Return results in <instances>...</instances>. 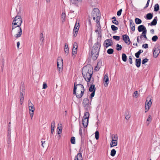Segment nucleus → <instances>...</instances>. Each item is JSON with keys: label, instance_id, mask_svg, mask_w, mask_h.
Wrapping results in <instances>:
<instances>
[{"label": "nucleus", "instance_id": "nucleus-9", "mask_svg": "<svg viewBox=\"0 0 160 160\" xmlns=\"http://www.w3.org/2000/svg\"><path fill=\"white\" fill-rule=\"evenodd\" d=\"M78 47L77 43L76 42H74L73 45V48L72 51V56L74 55V57L77 54Z\"/></svg>", "mask_w": 160, "mask_h": 160}, {"label": "nucleus", "instance_id": "nucleus-38", "mask_svg": "<svg viewBox=\"0 0 160 160\" xmlns=\"http://www.w3.org/2000/svg\"><path fill=\"white\" fill-rule=\"evenodd\" d=\"M29 109L30 111H31L32 112H33L35 110L34 106L33 105L29 106Z\"/></svg>", "mask_w": 160, "mask_h": 160}, {"label": "nucleus", "instance_id": "nucleus-29", "mask_svg": "<svg viewBox=\"0 0 160 160\" xmlns=\"http://www.w3.org/2000/svg\"><path fill=\"white\" fill-rule=\"evenodd\" d=\"M122 61L124 62L127 61V56L125 54L123 53L122 54Z\"/></svg>", "mask_w": 160, "mask_h": 160}, {"label": "nucleus", "instance_id": "nucleus-21", "mask_svg": "<svg viewBox=\"0 0 160 160\" xmlns=\"http://www.w3.org/2000/svg\"><path fill=\"white\" fill-rule=\"evenodd\" d=\"M55 122L53 121H52L51 123V132L52 133H53L54 131V127L55 126Z\"/></svg>", "mask_w": 160, "mask_h": 160}, {"label": "nucleus", "instance_id": "nucleus-46", "mask_svg": "<svg viewBox=\"0 0 160 160\" xmlns=\"http://www.w3.org/2000/svg\"><path fill=\"white\" fill-rule=\"evenodd\" d=\"M95 92H92V93L90 94V99H91V101L92 99V98L94 97Z\"/></svg>", "mask_w": 160, "mask_h": 160}, {"label": "nucleus", "instance_id": "nucleus-50", "mask_svg": "<svg viewBox=\"0 0 160 160\" xmlns=\"http://www.w3.org/2000/svg\"><path fill=\"white\" fill-rule=\"evenodd\" d=\"M66 54L67 53V54H68V52H69V48L68 46L66 48H65V50H64Z\"/></svg>", "mask_w": 160, "mask_h": 160}, {"label": "nucleus", "instance_id": "nucleus-23", "mask_svg": "<svg viewBox=\"0 0 160 160\" xmlns=\"http://www.w3.org/2000/svg\"><path fill=\"white\" fill-rule=\"evenodd\" d=\"M153 16V13H149L147 14L146 18L147 20H150L152 18Z\"/></svg>", "mask_w": 160, "mask_h": 160}, {"label": "nucleus", "instance_id": "nucleus-20", "mask_svg": "<svg viewBox=\"0 0 160 160\" xmlns=\"http://www.w3.org/2000/svg\"><path fill=\"white\" fill-rule=\"evenodd\" d=\"M89 90L90 92H95L96 88L95 87V85L92 84L89 88Z\"/></svg>", "mask_w": 160, "mask_h": 160}, {"label": "nucleus", "instance_id": "nucleus-45", "mask_svg": "<svg viewBox=\"0 0 160 160\" xmlns=\"http://www.w3.org/2000/svg\"><path fill=\"white\" fill-rule=\"evenodd\" d=\"M138 95V92L137 91H135L133 93V97L137 98Z\"/></svg>", "mask_w": 160, "mask_h": 160}, {"label": "nucleus", "instance_id": "nucleus-4", "mask_svg": "<svg viewBox=\"0 0 160 160\" xmlns=\"http://www.w3.org/2000/svg\"><path fill=\"white\" fill-rule=\"evenodd\" d=\"M22 22V19L21 16H16L14 18L12 24V31L14 30L16 28H21L20 26H21Z\"/></svg>", "mask_w": 160, "mask_h": 160}, {"label": "nucleus", "instance_id": "nucleus-52", "mask_svg": "<svg viewBox=\"0 0 160 160\" xmlns=\"http://www.w3.org/2000/svg\"><path fill=\"white\" fill-rule=\"evenodd\" d=\"M129 61L130 64H132V57L131 56H130L129 57Z\"/></svg>", "mask_w": 160, "mask_h": 160}, {"label": "nucleus", "instance_id": "nucleus-64", "mask_svg": "<svg viewBox=\"0 0 160 160\" xmlns=\"http://www.w3.org/2000/svg\"><path fill=\"white\" fill-rule=\"evenodd\" d=\"M100 68H98V67H97V66H96L95 68V70L96 71H98Z\"/></svg>", "mask_w": 160, "mask_h": 160}, {"label": "nucleus", "instance_id": "nucleus-2", "mask_svg": "<svg viewBox=\"0 0 160 160\" xmlns=\"http://www.w3.org/2000/svg\"><path fill=\"white\" fill-rule=\"evenodd\" d=\"M84 91V88L82 84H77L76 82H74L73 93L76 95L77 98L79 99L81 98L83 95Z\"/></svg>", "mask_w": 160, "mask_h": 160}, {"label": "nucleus", "instance_id": "nucleus-36", "mask_svg": "<svg viewBox=\"0 0 160 160\" xmlns=\"http://www.w3.org/2000/svg\"><path fill=\"white\" fill-rule=\"evenodd\" d=\"M71 142L72 144H74L75 143V139L74 137H72L71 139Z\"/></svg>", "mask_w": 160, "mask_h": 160}, {"label": "nucleus", "instance_id": "nucleus-22", "mask_svg": "<svg viewBox=\"0 0 160 160\" xmlns=\"http://www.w3.org/2000/svg\"><path fill=\"white\" fill-rule=\"evenodd\" d=\"M24 94H22V93H21V94H20V104L21 105H22L23 101L24 100Z\"/></svg>", "mask_w": 160, "mask_h": 160}, {"label": "nucleus", "instance_id": "nucleus-62", "mask_svg": "<svg viewBox=\"0 0 160 160\" xmlns=\"http://www.w3.org/2000/svg\"><path fill=\"white\" fill-rule=\"evenodd\" d=\"M133 23H134L132 22V20H131L130 21V27L132 26L133 25Z\"/></svg>", "mask_w": 160, "mask_h": 160}, {"label": "nucleus", "instance_id": "nucleus-33", "mask_svg": "<svg viewBox=\"0 0 160 160\" xmlns=\"http://www.w3.org/2000/svg\"><path fill=\"white\" fill-rule=\"evenodd\" d=\"M114 52L113 49L112 48H109L107 51V53L109 54H112Z\"/></svg>", "mask_w": 160, "mask_h": 160}, {"label": "nucleus", "instance_id": "nucleus-56", "mask_svg": "<svg viewBox=\"0 0 160 160\" xmlns=\"http://www.w3.org/2000/svg\"><path fill=\"white\" fill-rule=\"evenodd\" d=\"M47 88V85L46 83H44L43 84V88L46 89Z\"/></svg>", "mask_w": 160, "mask_h": 160}, {"label": "nucleus", "instance_id": "nucleus-49", "mask_svg": "<svg viewBox=\"0 0 160 160\" xmlns=\"http://www.w3.org/2000/svg\"><path fill=\"white\" fill-rule=\"evenodd\" d=\"M11 132L9 130L8 131L7 138H8V139H10L11 138Z\"/></svg>", "mask_w": 160, "mask_h": 160}, {"label": "nucleus", "instance_id": "nucleus-15", "mask_svg": "<svg viewBox=\"0 0 160 160\" xmlns=\"http://www.w3.org/2000/svg\"><path fill=\"white\" fill-rule=\"evenodd\" d=\"M157 20L158 18L157 17H155L152 21L151 22V23H148V25L151 26L156 25L157 23Z\"/></svg>", "mask_w": 160, "mask_h": 160}, {"label": "nucleus", "instance_id": "nucleus-32", "mask_svg": "<svg viewBox=\"0 0 160 160\" xmlns=\"http://www.w3.org/2000/svg\"><path fill=\"white\" fill-rule=\"evenodd\" d=\"M116 151L114 149H113L111 150L110 153V155L114 157L116 154Z\"/></svg>", "mask_w": 160, "mask_h": 160}, {"label": "nucleus", "instance_id": "nucleus-6", "mask_svg": "<svg viewBox=\"0 0 160 160\" xmlns=\"http://www.w3.org/2000/svg\"><path fill=\"white\" fill-rule=\"evenodd\" d=\"M153 51V57L154 58H157L160 52V46L158 44L155 46Z\"/></svg>", "mask_w": 160, "mask_h": 160}, {"label": "nucleus", "instance_id": "nucleus-44", "mask_svg": "<svg viewBox=\"0 0 160 160\" xmlns=\"http://www.w3.org/2000/svg\"><path fill=\"white\" fill-rule=\"evenodd\" d=\"M122 9H120L119 11H118L117 12V15L119 16H120L122 13Z\"/></svg>", "mask_w": 160, "mask_h": 160}, {"label": "nucleus", "instance_id": "nucleus-28", "mask_svg": "<svg viewBox=\"0 0 160 160\" xmlns=\"http://www.w3.org/2000/svg\"><path fill=\"white\" fill-rule=\"evenodd\" d=\"M159 9V7L158 4H156L154 6V11L155 12L158 11Z\"/></svg>", "mask_w": 160, "mask_h": 160}, {"label": "nucleus", "instance_id": "nucleus-11", "mask_svg": "<svg viewBox=\"0 0 160 160\" xmlns=\"http://www.w3.org/2000/svg\"><path fill=\"white\" fill-rule=\"evenodd\" d=\"M15 30L18 32V33L15 35L16 38H18L20 37L22 34V31L21 28H15Z\"/></svg>", "mask_w": 160, "mask_h": 160}, {"label": "nucleus", "instance_id": "nucleus-19", "mask_svg": "<svg viewBox=\"0 0 160 160\" xmlns=\"http://www.w3.org/2000/svg\"><path fill=\"white\" fill-rule=\"evenodd\" d=\"M145 28L146 27L142 25H140L138 26V30L139 32H142Z\"/></svg>", "mask_w": 160, "mask_h": 160}, {"label": "nucleus", "instance_id": "nucleus-7", "mask_svg": "<svg viewBox=\"0 0 160 160\" xmlns=\"http://www.w3.org/2000/svg\"><path fill=\"white\" fill-rule=\"evenodd\" d=\"M148 98H147L145 102V112H147L148 111L152 104V101H151L152 99L150 98L149 101H148Z\"/></svg>", "mask_w": 160, "mask_h": 160}, {"label": "nucleus", "instance_id": "nucleus-39", "mask_svg": "<svg viewBox=\"0 0 160 160\" xmlns=\"http://www.w3.org/2000/svg\"><path fill=\"white\" fill-rule=\"evenodd\" d=\"M40 41H42V42H43L44 41V38L43 37V35L42 33H41L40 34Z\"/></svg>", "mask_w": 160, "mask_h": 160}, {"label": "nucleus", "instance_id": "nucleus-41", "mask_svg": "<svg viewBox=\"0 0 160 160\" xmlns=\"http://www.w3.org/2000/svg\"><path fill=\"white\" fill-rule=\"evenodd\" d=\"M112 38L113 39H115L117 41H119L120 38V36H113L112 37Z\"/></svg>", "mask_w": 160, "mask_h": 160}, {"label": "nucleus", "instance_id": "nucleus-60", "mask_svg": "<svg viewBox=\"0 0 160 160\" xmlns=\"http://www.w3.org/2000/svg\"><path fill=\"white\" fill-rule=\"evenodd\" d=\"M29 113H30V115L31 118L32 119V118L33 115V114H34L33 112H30Z\"/></svg>", "mask_w": 160, "mask_h": 160}, {"label": "nucleus", "instance_id": "nucleus-37", "mask_svg": "<svg viewBox=\"0 0 160 160\" xmlns=\"http://www.w3.org/2000/svg\"><path fill=\"white\" fill-rule=\"evenodd\" d=\"M122 49V46L118 44H117L116 45V50L117 51H120Z\"/></svg>", "mask_w": 160, "mask_h": 160}, {"label": "nucleus", "instance_id": "nucleus-27", "mask_svg": "<svg viewBox=\"0 0 160 160\" xmlns=\"http://www.w3.org/2000/svg\"><path fill=\"white\" fill-rule=\"evenodd\" d=\"M152 121V118L151 115H149L147 119V125H148Z\"/></svg>", "mask_w": 160, "mask_h": 160}, {"label": "nucleus", "instance_id": "nucleus-48", "mask_svg": "<svg viewBox=\"0 0 160 160\" xmlns=\"http://www.w3.org/2000/svg\"><path fill=\"white\" fill-rule=\"evenodd\" d=\"M79 134L80 135L82 139V129L81 127L80 128L79 130Z\"/></svg>", "mask_w": 160, "mask_h": 160}, {"label": "nucleus", "instance_id": "nucleus-31", "mask_svg": "<svg viewBox=\"0 0 160 160\" xmlns=\"http://www.w3.org/2000/svg\"><path fill=\"white\" fill-rule=\"evenodd\" d=\"M25 92V88H24V85L22 86V87L21 88L20 90V94H21V93H22V94H24V95Z\"/></svg>", "mask_w": 160, "mask_h": 160}, {"label": "nucleus", "instance_id": "nucleus-12", "mask_svg": "<svg viewBox=\"0 0 160 160\" xmlns=\"http://www.w3.org/2000/svg\"><path fill=\"white\" fill-rule=\"evenodd\" d=\"M118 144V137H116V139H112L110 143V147L112 148L116 146Z\"/></svg>", "mask_w": 160, "mask_h": 160}, {"label": "nucleus", "instance_id": "nucleus-1", "mask_svg": "<svg viewBox=\"0 0 160 160\" xmlns=\"http://www.w3.org/2000/svg\"><path fill=\"white\" fill-rule=\"evenodd\" d=\"M100 47L101 44L98 42L95 43L89 53V58H92L93 60H96L98 56Z\"/></svg>", "mask_w": 160, "mask_h": 160}, {"label": "nucleus", "instance_id": "nucleus-17", "mask_svg": "<svg viewBox=\"0 0 160 160\" xmlns=\"http://www.w3.org/2000/svg\"><path fill=\"white\" fill-rule=\"evenodd\" d=\"M141 59L140 58L135 59V65L138 68H139L141 65Z\"/></svg>", "mask_w": 160, "mask_h": 160}, {"label": "nucleus", "instance_id": "nucleus-43", "mask_svg": "<svg viewBox=\"0 0 160 160\" xmlns=\"http://www.w3.org/2000/svg\"><path fill=\"white\" fill-rule=\"evenodd\" d=\"M102 63V61L100 60L97 63V66L98 67V68H100Z\"/></svg>", "mask_w": 160, "mask_h": 160}, {"label": "nucleus", "instance_id": "nucleus-51", "mask_svg": "<svg viewBox=\"0 0 160 160\" xmlns=\"http://www.w3.org/2000/svg\"><path fill=\"white\" fill-rule=\"evenodd\" d=\"M142 47L144 48H148V44L147 43L143 44Z\"/></svg>", "mask_w": 160, "mask_h": 160}, {"label": "nucleus", "instance_id": "nucleus-34", "mask_svg": "<svg viewBox=\"0 0 160 160\" xmlns=\"http://www.w3.org/2000/svg\"><path fill=\"white\" fill-rule=\"evenodd\" d=\"M95 138L97 140L99 138V132L98 131H96L95 132Z\"/></svg>", "mask_w": 160, "mask_h": 160}, {"label": "nucleus", "instance_id": "nucleus-25", "mask_svg": "<svg viewBox=\"0 0 160 160\" xmlns=\"http://www.w3.org/2000/svg\"><path fill=\"white\" fill-rule=\"evenodd\" d=\"M79 28V23H78V25H77V23H76L75 26L73 29V31L77 32V31H78Z\"/></svg>", "mask_w": 160, "mask_h": 160}, {"label": "nucleus", "instance_id": "nucleus-35", "mask_svg": "<svg viewBox=\"0 0 160 160\" xmlns=\"http://www.w3.org/2000/svg\"><path fill=\"white\" fill-rule=\"evenodd\" d=\"M112 30L113 31H115L118 29V28L113 25H112L111 26Z\"/></svg>", "mask_w": 160, "mask_h": 160}, {"label": "nucleus", "instance_id": "nucleus-13", "mask_svg": "<svg viewBox=\"0 0 160 160\" xmlns=\"http://www.w3.org/2000/svg\"><path fill=\"white\" fill-rule=\"evenodd\" d=\"M103 80L105 82V83L104 84V86L105 87L107 86L109 83L108 77V74L106 73L104 76Z\"/></svg>", "mask_w": 160, "mask_h": 160}, {"label": "nucleus", "instance_id": "nucleus-40", "mask_svg": "<svg viewBox=\"0 0 160 160\" xmlns=\"http://www.w3.org/2000/svg\"><path fill=\"white\" fill-rule=\"evenodd\" d=\"M158 38V37L157 35H155L152 38V40L153 42H156Z\"/></svg>", "mask_w": 160, "mask_h": 160}, {"label": "nucleus", "instance_id": "nucleus-54", "mask_svg": "<svg viewBox=\"0 0 160 160\" xmlns=\"http://www.w3.org/2000/svg\"><path fill=\"white\" fill-rule=\"evenodd\" d=\"M140 54L139 53H138V52H137L135 53V55L137 58H138L139 57Z\"/></svg>", "mask_w": 160, "mask_h": 160}, {"label": "nucleus", "instance_id": "nucleus-30", "mask_svg": "<svg viewBox=\"0 0 160 160\" xmlns=\"http://www.w3.org/2000/svg\"><path fill=\"white\" fill-rule=\"evenodd\" d=\"M135 23L137 24H141L142 22V20L139 18H136L135 19Z\"/></svg>", "mask_w": 160, "mask_h": 160}, {"label": "nucleus", "instance_id": "nucleus-8", "mask_svg": "<svg viewBox=\"0 0 160 160\" xmlns=\"http://www.w3.org/2000/svg\"><path fill=\"white\" fill-rule=\"evenodd\" d=\"M60 63V64H61L62 67L63 66V60L62 58H61L60 57L59 58H58L57 59V67H58V70L59 71V72H60V71H62V68H61V65H59V63Z\"/></svg>", "mask_w": 160, "mask_h": 160}, {"label": "nucleus", "instance_id": "nucleus-47", "mask_svg": "<svg viewBox=\"0 0 160 160\" xmlns=\"http://www.w3.org/2000/svg\"><path fill=\"white\" fill-rule=\"evenodd\" d=\"M107 40H108V41H109V45L110 46H112V44H113V42H112V39H107Z\"/></svg>", "mask_w": 160, "mask_h": 160}, {"label": "nucleus", "instance_id": "nucleus-14", "mask_svg": "<svg viewBox=\"0 0 160 160\" xmlns=\"http://www.w3.org/2000/svg\"><path fill=\"white\" fill-rule=\"evenodd\" d=\"M84 118L85 119L82 118V125L84 128H86L87 127L88 123V119H86V118Z\"/></svg>", "mask_w": 160, "mask_h": 160}, {"label": "nucleus", "instance_id": "nucleus-58", "mask_svg": "<svg viewBox=\"0 0 160 160\" xmlns=\"http://www.w3.org/2000/svg\"><path fill=\"white\" fill-rule=\"evenodd\" d=\"M62 127L61 126V127L59 129V131H57V133L58 134H59L60 133H61L62 132Z\"/></svg>", "mask_w": 160, "mask_h": 160}, {"label": "nucleus", "instance_id": "nucleus-3", "mask_svg": "<svg viewBox=\"0 0 160 160\" xmlns=\"http://www.w3.org/2000/svg\"><path fill=\"white\" fill-rule=\"evenodd\" d=\"M83 76L88 83L90 82L93 72L92 68H83L82 70Z\"/></svg>", "mask_w": 160, "mask_h": 160}, {"label": "nucleus", "instance_id": "nucleus-61", "mask_svg": "<svg viewBox=\"0 0 160 160\" xmlns=\"http://www.w3.org/2000/svg\"><path fill=\"white\" fill-rule=\"evenodd\" d=\"M78 31H77V32H74V33H73V36L74 37H75L76 36L77 34L78 33Z\"/></svg>", "mask_w": 160, "mask_h": 160}, {"label": "nucleus", "instance_id": "nucleus-26", "mask_svg": "<svg viewBox=\"0 0 160 160\" xmlns=\"http://www.w3.org/2000/svg\"><path fill=\"white\" fill-rule=\"evenodd\" d=\"M89 114L88 112H84V115L82 118H86V119H89Z\"/></svg>", "mask_w": 160, "mask_h": 160}, {"label": "nucleus", "instance_id": "nucleus-10", "mask_svg": "<svg viewBox=\"0 0 160 160\" xmlns=\"http://www.w3.org/2000/svg\"><path fill=\"white\" fill-rule=\"evenodd\" d=\"M122 39L125 43L128 45L130 44L131 41L129 36L127 34H124L122 36Z\"/></svg>", "mask_w": 160, "mask_h": 160}, {"label": "nucleus", "instance_id": "nucleus-18", "mask_svg": "<svg viewBox=\"0 0 160 160\" xmlns=\"http://www.w3.org/2000/svg\"><path fill=\"white\" fill-rule=\"evenodd\" d=\"M125 117L126 120H128L130 118L131 116L129 114V111L127 110L125 112Z\"/></svg>", "mask_w": 160, "mask_h": 160}, {"label": "nucleus", "instance_id": "nucleus-57", "mask_svg": "<svg viewBox=\"0 0 160 160\" xmlns=\"http://www.w3.org/2000/svg\"><path fill=\"white\" fill-rule=\"evenodd\" d=\"M147 30H146V28L143 31H142V34H143V35H146V33H147Z\"/></svg>", "mask_w": 160, "mask_h": 160}, {"label": "nucleus", "instance_id": "nucleus-16", "mask_svg": "<svg viewBox=\"0 0 160 160\" xmlns=\"http://www.w3.org/2000/svg\"><path fill=\"white\" fill-rule=\"evenodd\" d=\"M74 160H83L82 155L81 153H78L75 157Z\"/></svg>", "mask_w": 160, "mask_h": 160}, {"label": "nucleus", "instance_id": "nucleus-5", "mask_svg": "<svg viewBox=\"0 0 160 160\" xmlns=\"http://www.w3.org/2000/svg\"><path fill=\"white\" fill-rule=\"evenodd\" d=\"M91 101L89 102V99L87 98H85L83 100L82 102V106L84 109L86 111H88L90 109V105L91 104Z\"/></svg>", "mask_w": 160, "mask_h": 160}, {"label": "nucleus", "instance_id": "nucleus-63", "mask_svg": "<svg viewBox=\"0 0 160 160\" xmlns=\"http://www.w3.org/2000/svg\"><path fill=\"white\" fill-rule=\"evenodd\" d=\"M62 18H65L66 17V14L64 13H62Z\"/></svg>", "mask_w": 160, "mask_h": 160}, {"label": "nucleus", "instance_id": "nucleus-55", "mask_svg": "<svg viewBox=\"0 0 160 160\" xmlns=\"http://www.w3.org/2000/svg\"><path fill=\"white\" fill-rule=\"evenodd\" d=\"M74 3L76 4V2H81L82 0H73Z\"/></svg>", "mask_w": 160, "mask_h": 160}, {"label": "nucleus", "instance_id": "nucleus-59", "mask_svg": "<svg viewBox=\"0 0 160 160\" xmlns=\"http://www.w3.org/2000/svg\"><path fill=\"white\" fill-rule=\"evenodd\" d=\"M112 22L113 23V24H115V25H117L118 24V22L116 20V21H112Z\"/></svg>", "mask_w": 160, "mask_h": 160}, {"label": "nucleus", "instance_id": "nucleus-42", "mask_svg": "<svg viewBox=\"0 0 160 160\" xmlns=\"http://www.w3.org/2000/svg\"><path fill=\"white\" fill-rule=\"evenodd\" d=\"M148 61V59L147 58H145L143 59L142 61V64H145L146 62H147Z\"/></svg>", "mask_w": 160, "mask_h": 160}, {"label": "nucleus", "instance_id": "nucleus-24", "mask_svg": "<svg viewBox=\"0 0 160 160\" xmlns=\"http://www.w3.org/2000/svg\"><path fill=\"white\" fill-rule=\"evenodd\" d=\"M108 40L106 39V40L103 43V45L104 46V48H107L108 47L110 46L109 43V41H108Z\"/></svg>", "mask_w": 160, "mask_h": 160}, {"label": "nucleus", "instance_id": "nucleus-53", "mask_svg": "<svg viewBox=\"0 0 160 160\" xmlns=\"http://www.w3.org/2000/svg\"><path fill=\"white\" fill-rule=\"evenodd\" d=\"M131 29L133 31H134L135 30V25L134 23H133V25L132 27H131Z\"/></svg>", "mask_w": 160, "mask_h": 160}]
</instances>
